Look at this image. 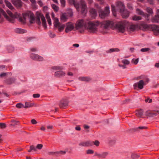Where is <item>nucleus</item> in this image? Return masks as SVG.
<instances>
[{
	"label": "nucleus",
	"mask_w": 159,
	"mask_h": 159,
	"mask_svg": "<svg viewBox=\"0 0 159 159\" xmlns=\"http://www.w3.org/2000/svg\"><path fill=\"white\" fill-rule=\"evenodd\" d=\"M90 11L92 17L95 18L97 15V11L96 9L93 8H91Z\"/></svg>",
	"instance_id": "nucleus-26"
},
{
	"label": "nucleus",
	"mask_w": 159,
	"mask_h": 159,
	"mask_svg": "<svg viewBox=\"0 0 159 159\" xmlns=\"http://www.w3.org/2000/svg\"><path fill=\"white\" fill-rule=\"evenodd\" d=\"M94 152V151L91 149H88L86 151V153L88 154H92Z\"/></svg>",
	"instance_id": "nucleus-53"
},
{
	"label": "nucleus",
	"mask_w": 159,
	"mask_h": 159,
	"mask_svg": "<svg viewBox=\"0 0 159 159\" xmlns=\"http://www.w3.org/2000/svg\"><path fill=\"white\" fill-rule=\"evenodd\" d=\"M99 24V23L98 21H89L88 22L87 25L84 20L81 19L77 22L76 25V28L78 30L84 26L90 33H95L97 30V27Z\"/></svg>",
	"instance_id": "nucleus-1"
},
{
	"label": "nucleus",
	"mask_w": 159,
	"mask_h": 159,
	"mask_svg": "<svg viewBox=\"0 0 159 159\" xmlns=\"http://www.w3.org/2000/svg\"><path fill=\"white\" fill-rule=\"evenodd\" d=\"M144 83L143 80H141L139 82L135 83L134 84L133 86L134 89H136L138 87L140 89H142L143 88Z\"/></svg>",
	"instance_id": "nucleus-8"
},
{
	"label": "nucleus",
	"mask_w": 159,
	"mask_h": 159,
	"mask_svg": "<svg viewBox=\"0 0 159 159\" xmlns=\"http://www.w3.org/2000/svg\"><path fill=\"white\" fill-rule=\"evenodd\" d=\"M7 74V73H2L0 74V77H3L5 76Z\"/></svg>",
	"instance_id": "nucleus-62"
},
{
	"label": "nucleus",
	"mask_w": 159,
	"mask_h": 159,
	"mask_svg": "<svg viewBox=\"0 0 159 159\" xmlns=\"http://www.w3.org/2000/svg\"><path fill=\"white\" fill-rule=\"evenodd\" d=\"M81 14L85 15L87 12V5L84 3L81 4Z\"/></svg>",
	"instance_id": "nucleus-23"
},
{
	"label": "nucleus",
	"mask_w": 159,
	"mask_h": 159,
	"mask_svg": "<svg viewBox=\"0 0 159 159\" xmlns=\"http://www.w3.org/2000/svg\"><path fill=\"white\" fill-rule=\"evenodd\" d=\"M80 146L82 147H90L93 145V142L91 141H87L80 143L79 144Z\"/></svg>",
	"instance_id": "nucleus-14"
},
{
	"label": "nucleus",
	"mask_w": 159,
	"mask_h": 159,
	"mask_svg": "<svg viewBox=\"0 0 159 159\" xmlns=\"http://www.w3.org/2000/svg\"><path fill=\"white\" fill-rule=\"evenodd\" d=\"M147 129V127L146 126H139L132 128L130 130L132 132H139L140 130L146 129Z\"/></svg>",
	"instance_id": "nucleus-19"
},
{
	"label": "nucleus",
	"mask_w": 159,
	"mask_h": 159,
	"mask_svg": "<svg viewBox=\"0 0 159 159\" xmlns=\"http://www.w3.org/2000/svg\"><path fill=\"white\" fill-rule=\"evenodd\" d=\"M127 23L125 21L118 22L116 25V28L119 32L123 33L125 30Z\"/></svg>",
	"instance_id": "nucleus-3"
},
{
	"label": "nucleus",
	"mask_w": 159,
	"mask_h": 159,
	"mask_svg": "<svg viewBox=\"0 0 159 159\" xmlns=\"http://www.w3.org/2000/svg\"><path fill=\"white\" fill-rule=\"evenodd\" d=\"M43 147V145L41 144H37L36 147H35L34 146L32 145L30 146V149L28 150V152H31L32 151H36L37 149L40 150Z\"/></svg>",
	"instance_id": "nucleus-9"
},
{
	"label": "nucleus",
	"mask_w": 159,
	"mask_h": 159,
	"mask_svg": "<svg viewBox=\"0 0 159 159\" xmlns=\"http://www.w3.org/2000/svg\"><path fill=\"white\" fill-rule=\"evenodd\" d=\"M127 6L129 9L133 10V9L132 4L131 3H128L127 4Z\"/></svg>",
	"instance_id": "nucleus-52"
},
{
	"label": "nucleus",
	"mask_w": 159,
	"mask_h": 159,
	"mask_svg": "<svg viewBox=\"0 0 159 159\" xmlns=\"http://www.w3.org/2000/svg\"><path fill=\"white\" fill-rule=\"evenodd\" d=\"M143 110L140 109L136 111V114L137 117L141 118L143 115Z\"/></svg>",
	"instance_id": "nucleus-29"
},
{
	"label": "nucleus",
	"mask_w": 159,
	"mask_h": 159,
	"mask_svg": "<svg viewBox=\"0 0 159 159\" xmlns=\"http://www.w3.org/2000/svg\"><path fill=\"white\" fill-rule=\"evenodd\" d=\"M141 26L144 29L151 28L155 35H158L159 34V25H149L143 23L141 24Z\"/></svg>",
	"instance_id": "nucleus-2"
},
{
	"label": "nucleus",
	"mask_w": 159,
	"mask_h": 159,
	"mask_svg": "<svg viewBox=\"0 0 159 159\" xmlns=\"http://www.w3.org/2000/svg\"><path fill=\"white\" fill-rule=\"evenodd\" d=\"M42 15L40 13H38L37 12H36V22L38 25H40L41 24L40 18H41V16Z\"/></svg>",
	"instance_id": "nucleus-25"
},
{
	"label": "nucleus",
	"mask_w": 159,
	"mask_h": 159,
	"mask_svg": "<svg viewBox=\"0 0 159 159\" xmlns=\"http://www.w3.org/2000/svg\"><path fill=\"white\" fill-rule=\"evenodd\" d=\"M65 73L62 71H59L56 72L54 74V76L56 77H61L64 76Z\"/></svg>",
	"instance_id": "nucleus-24"
},
{
	"label": "nucleus",
	"mask_w": 159,
	"mask_h": 159,
	"mask_svg": "<svg viewBox=\"0 0 159 159\" xmlns=\"http://www.w3.org/2000/svg\"><path fill=\"white\" fill-rule=\"evenodd\" d=\"M68 2L70 5H73L78 10L80 8V5L78 2H75V0H68Z\"/></svg>",
	"instance_id": "nucleus-22"
},
{
	"label": "nucleus",
	"mask_w": 159,
	"mask_h": 159,
	"mask_svg": "<svg viewBox=\"0 0 159 159\" xmlns=\"http://www.w3.org/2000/svg\"><path fill=\"white\" fill-rule=\"evenodd\" d=\"M16 81V79L14 77H9L4 80L5 83L7 85H10L14 84Z\"/></svg>",
	"instance_id": "nucleus-13"
},
{
	"label": "nucleus",
	"mask_w": 159,
	"mask_h": 159,
	"mask_svg": "<svg viewBox=\"0 0 159 159\" xmlns=\"http://www.w3.org/2000/svg\"><path fill=\"white\" fill-rule=\"evenodd\" d=\"M1 13L2 14V15L4 16L5 18L9 22L13 23L14 21V20L13 18H10L7 14L4 11V10L2 9H1Z\"/></svg>",
	"instance_id": "nucleus-21"
},
{
	"label": "nucleus",
	"mask_w": 159,
	"mask_h": 159,
	"mask_svg": "<svg viewBox=\"0 0 159 159\" xmlns=\"http://www.w3.org/2000/svg\"><path fill=\"white\" fill-rule=\"evenodd\" d=\"M19 21L22 22L23 24H25V19H23V18L21 17H20L19 19Z\"/></svg>",
	"instance_id": "nucleus-56"
},
{
	"label": "nucleus",
	"mask_w": 159,
	"mask_h": 159,
	"mask_svg": "<svg viewBox=\"0 0 159 159\" xmlns=\"http://www.w3.org/2000/svg\"><path fill=\"white\" fill-rule=\"evenodd\" d=\"M34 105V103H31L29 102H26L25 103V106H24V108H28L32 107Z\"/></svg>",
	"instance_id": "nucleus-33"
},
{
	"label": "nucleus",
	"mask_w": 159,
	"mask_h": 159,
	"mask_svg": "<svg viewBox=\"0 0 159 159\" xmlns=\"http://www.w3.org/2000/svg\"><path fill=\"white\" fill-rule=\"evenodd\" d=\"M12 4L17 8H20L22 5V2L21 0H12Z\"/></svg>",
	"instance_id": "nucleus-16"
},
{
	"label": "nucleus",
	"mask_w": 159,
	"mask_h": 159,
	"mask_svg": "<svg viewBox=\"0 0 159 159\" xmlns=\"http://www.w3.org/2000/svg\"><path fill=\"white\" fill-rule=\"evenodd\" d=\"M111 9L113 15L114 16H116V7L114 5H111Z\"/></svg>",
	"instance_id": "nucleus-38"
},
{
	"label": "nucleus",
	"mask_w": 159,
	"mask_h": 159,
	"mask_svg": "<svg viewBox=\"0 0 159 159\" xmlns=\"http://www.w3.org/2000/svg\"><path fill=\"white\" fill-rule=\"evenodd\" d=\"M52 8L55 11L57 12L59 10V7L55 4L52 5Z\"/></svg>",
	"instance_id": "nucleus-42"
},
{
	"label": "nucleus",
	"mask_w": 159,
	"mask_h": 159,
	"mask_svg": "<svg viewBox=\"0 0 159 159\" xmlns=\"http://www.w3.org/2000/svg\"><path fill=\"white\" fill-rule=\"evenodd\" d=\"M95 7L97 9H98V12H99V11H100V10H102L101 9V7L99 6L98 4H95Z\"/></svg>",
	"instance_id": "nucleus-51"
},
{
	"label": "nucleus",
	"mask_w": 159,
	"mask_h": 159,
	"mask_svg": "<svg viewBox=\"0 0 159 159\" xmlns=\"http://www.w3.org/2000/svg\"><path fill=\"white\" fill-rule=\"evenodd\" d=\"M116 11L120 12L125 9V6L124 4L121 2H117L116 3Z\"/></svg>",
	"instance_id": "nucleus-7"
},
{
	"label": "nucleus",
	"mask_w": 159,
	"mask_h": 159,
	"mask_svg": "<svg viewBox=\"0 0 159 159\" xmlns=\"http://www.w3.org/2000/svg\"><path fill=\"white\" fill-rule=\"evenodd\" d=\"M67 16L65 15V14H63L61 16V20H65L67 19Z\"/></svg>",
	"instance_id": "nucleus-47"
},
{
	"label": "nucleus",
	"mask_w": 159,
	"mask_h": 159,
	"mask_svg": "<svg viewBox=\"0 0 159 159\" xmlns=\"http://www.w3.org/2000/svg\"><path fill=\"white\" fill-rule=\"evenodd\" d=\"M109 7L107 6L105 7L104 11L100 10L99 11V16L101 18H105L108 16L110 13Z\"/></svg>",
	"instance_id": "nucleus-4"
},
{
	"label": "nucleus",
	"mask_w": 159,
	"mask_h": 159,
	"mask_svg": "<svg viewBox=\"0 0 159 159\" xmlns=\"http://www.w3.org/2000/svg\"><path fill=\"white\" fill-rule=\"evenodd\" d=\"M49 36L51 38H54L56 36V35L55 34L52 33L51 32H49Z\"/></svg>",
	"instance_id": "nucleus-59"
},
{
	"label": "nucleus",
	"mask_w": 159,
	"mask_h": 159,
	"mask_svg": "<svg viewBox=\"0 0 159 159\" xmlns=\"http://www.w3.org/2000/svg\"><path fill=\"white\" fill-rule=\"evenodd\" d=\"M65 25H62L61 26H59L58 27V30L60 32L62 31L64 29V27H65Z\"/></svg>",
	"instance_id": "nucleus-49"
},
{
	"label": "nucleus",
	"mask_w": 159,
	"mask_h": 159,
	"mask_svg": "<svg viewBox=\"0 0 159 159\" xmlns=\"http://www.w3.org/2000/svg\"><path fill=\"white\" fill-rule=\"evenodd\" d=\"M74 27L71 22H68L66 24V27L65 29V31L66 33H68L69 31L72 30L74 28Z\"/></svg>",
	"instance_id": "nucleus-17"
},
{
	"label": "nucleus",
	"mask_w": 159,
	"mask_h": 159,
	"mask_svg": "<svg viewBox=\"0 0 159 159\" xmlns=\"http://www.w3.org/2000/svg\"><path fill=\"white\" fill-rule=\"evenodd\" d=\"M30 57L34 60L41 61L43 60V58L37 54L32 53L30 55Z\"/></svg>",
	"instance_id": "nucleus-10"
},
{
	"label": "nucleus",
	"mask_w": 159,
	"mask_h": 159,
	"mask_svg": "<svg viewBox=\"0 0 159 159\" xmlns=\"http://www.w3.org/2000/svg\"><path fill=\"white\" fill-rule=\"evenodd\" d=\"M139 61V58H137L134 60V59H132V62H134V64L135 65H136L138 63Z\"/></svg>",
	"instance_id": "nucleus-55"
},
{
	"label": "nucleus",
	"mask_w": 159,
	"mask_h": 159,
	"mask_svg": "<svg viewBox=\"0 0 159 159\" xmlns=\"http://www.w3.org/2000/svg\"><path fill=\"white\" fill-rule=\"evenodd\" d=\"M7 127L6 124L4 123H0V127L2 129H4Z\"/></svg>",
	"instance_id": "nucleus-50"
},
{
	"label": "nucleus",
	"mask_w": 159,
	"mask_h": 159,
	"mask_svg": "<svg viewBox=\"0 0 159 159\" xmlns=\"http://www.w3.org/2000/svg\"><path fill=\"white\" fill-rule=\"evenodd\" d=\"M129 101H130L129 99H125L122 102V104H126L127 103H128V102H129Z\"/></svg>",
	"instance_id": "nucleus-61"
},
{
	"label": "nucleus",
	"mask_w": 159,
	"mask_h": 159,
	"mask_svg": "<svg viewBox=\"0 0 159 159\" xmlns=\"http://www.w3.org/2000/svg\"><path fill=\"white\" fill-rule=\"evenodd\" d=\"M137 13L139 15H142L144 16L146 18V20L149 21V15L146 13H144L142 11L140 10L139 8H137L136 9Z\"/></svg>",
	"instance_id": "nucleus-15"
},
{
	"label": "nucleus",
	"mask_w": 159,
	"mask_h": 159,
	"mask_svg": "<svg viewBox=\"0 0 159 159\" xmlns=\"http://www.w3.org/2000/svg\"><path fill=\"white\" fill-rule=\"evenodd\" d=\"M141 17L140 16L135 15L133 17V20H134L137 21L141 20Z\"/></svg>",
	"instance_id": "nucleus-43"
},
{
	"label": "nucleus",
	"mask_w": 159,
	"mask_h": 159,
	"mask_svg": "<svg viewBox=\"0 0 159 159\" xmlns=\"http://www.w3.org/2000/svg\"><path fill=\"white\" fill-rule=\"evenodd\" d=\"M15 31L16 33L19 34H23L25 33L26 31L24 29L17 28L15 29Z\"/></svg>",
	"instance_id": "nucleus-30"
},
{
	"label": "nucleus",
	"mask_w": 159,
	"mask_h": 159,
	"mask_svg": "<svg viewBox=\"0 0 159 159\" xmlns=\"http://www.w3.org/2000/svg\"><path fill=\"white\" fill-rule=\"evenodd\" d=\"M152 22L159 23V9L157 10V15L152 18Z\"/></svg>",
	"instance_id": "nucleus-20"
},
{
	"label": "nucleus",
	"mask_w": 159,
	"mask_h": 159,
	"mask_svg": "<svg viewBox=\"0 0 159 159\" xmlns=\"http://www.w3.org/2000/svg\"><path fill=\"white\" fill-rule=\"evenodd\" d=\"M5 67L4 65H0V71H2L3 70V69Z\"/></svg>",
	"instance_id": "nucleus-64"
},
{
	"label": "nucleus",
	"mask_w": 159,
	"mask_h": 159,
	"mask_svg": "<svg viewBox=\"0 0 159 159\" xmlns=\"http://www.w3.org/2000/svg\"><path fill=\"white\" fill-rule=\"evenodd\" d=\"M98 21L99 23L98 26L100 25L101 27H103L105 29H107L111 24V22L109 20L104 21L101 22H100Z\"/></svg>",
	"instance_id": "nucleus-11"
},
{
	"label": "nucleus",
	"mask_w": 159,
	"mask_h": 159,
	"mask_svg": "<svg viewBox=\"0 0 159 159\" xmlns=\"http://www.w3.org/2000/svg\"><path fill=\"white\" fill-rule=\"evenodd\" d=\"M41 19L42 21V24L44 28L45 29H46L47 28V25L46 24V19L43 14L41 16Z\"/></svg>",
	"instance_id": "nucleus-28"
},
{
	"label": "nucleus",
	"mask_w": 159,
	"mask_h": 159,
	"mask_svg": "<svg viewBox=\"0 0 159 159\" xmlns=\"http://www.w3.org/2000/svg\"><path fill=\"white\" fill-rule=\"evenodd\" d=\"M131 157L133 159H136L139 158L140 157V156L136 154L132 153L131 155Z\"/></svg>",
	"instance_id": "nucleus-41"
},
{
	"label": "nucleus",
	"mask_w": 159,
	"mask_h": 159,
	"mask_svg": "<svg viewBox=\"0 0 159 159\" xmlns=\"http://www.w3.org/2000/svg\"><path fill=\"white\" fill-rule=\"evenodd\" d=\"M16 107L20 108L22 107L24 108V105H23L22 103H17L16 105Z\"/></svg>",
	"instance_id": "nucleus-46"
},
{
	"label": "nucleus",
	"mask_w": 159,
	"mask_h": 159,
	"mask_svg": "<svg viewBox=\"0 0 159 159\" xmlns=\"http://www.w3.org/2000/svg\"><path fill=\"white\" fill-rule=\"evenodd\" d=\"M93 144L96 146H98L99 144L100 143L98 140H96L94 142H93Z\"/></svg>",
	"instance_id": "nucleus-58"
},
{
	"label": "nucleus",
	"mask_w": 159,
	"mask_h": 159,
	"mask_svg": "<svg viewBox=\"0 0 159 159\" xmlns=\"http://www.w3.org/2000/svg\"><path fill=\"white\" fill-rule=\"evenodd\" d=\"M122 62L124 65H129L130 63V62L127 59L123 60Z\"/></svg>",
	"instance_id": "nucleus-48"
},
{
	"label": "nucleus",
	"mask_w": 159,
	"mask_h": 159,
	"mask_svg": "<svg viewBox=\"0 0 159 159\" xmlns=\"http://www.w3.org/2000/svg\"><path fill=\"white\" fill-rule=\"evenodd\" d=\"M136 28V25H131L129 28H127V30L129 31H134Z\"/></svg>",
	"instance_id": "nucleus-34"
},
{
	"label": "nucleus",
	"mask_w": 159,
	"mask_h": 159,
	"mask_svg": "<svg viewBox=\"0 0 159 159\" xmlns=\"http://www.w3.org/2000/svg\"><path fill=\"white\" fill-rule=\"evenodd\" d=\"M7 49L9 52H12L14 50V48L12 46L9 45L7 46Z\"/></svg>",
	"instance_id": "nucleus-40"
},
{
	"label": "nucleus",
	"mask_w": 159,
	"mask_h": 159,
	"mask_svg": "<svg viewBox=\"0 0 159 159\" xmlns=\"http://www.w3.org/2000/svg\"><path fill=\"white\" fill-rule=\"evenodd\" d=\"M5 2L7 6L10 9L12 10L14 9L13 6L12 5L11 3L8 1L5 0Z\"/></svg>",
	"instance_id": "nucleus-32"
},
{
	"label": "nucleus",
	"mask_w": 159,
	"mask_h": 159,
	"mask_svg": "<svg viewBox=\"0 0 159 159\" xmlns=\"http://www.w3.org/2000/svg\"><path fill=\"white\" fill-rule=\"evenodd\" d=\"M40 95L39 93L34 94L33 95V96L34 98H38L40 97Z\"/></svg>",
	"instance_id": "nucleus-60"
},
{
	"label": "nucleus",
	"mask_w": 159,
	"mask_h": 159,
	"mask_svg": "<svg viewBox=\"0 0 159 159\" xmlns=\"http://www.w3.org/2000/svg\"><path fill=\"white\" fill-rule=\"evenodd\" d=\"M52 69L55 70H61L62 69L63 67L60 66H54L52 67Z\"/></svg>",
	"instance_id": "nucleus-44"
},
{
	"label": "nucleus",
	"mask_w": 159,
	"mask_h": 159,
	"mask_svg": "<svg viewBox=\"0 0 159 159\" xmlns=\"http://www.w3.org/2000/svg\"><path fill=\"white\" fill-rule=\"evenodd\" d=\"M120 51V49L118 48H112L110 49L109 50L107 51L106 52L107 53H108L114 52H119Z\"/></svg>",
	"instance_id": "nucleus-37"
},
{
	"label": "nucleus",
	"mask_w": 159,
	"mask_h": 159,
	"mask_svg": "<svg viewBox=\"0 0 159 159\" xmlns=\"http://www.w3.org/2000/svg\"><path fill=\"white\" fill-rule=\"evenodd\" d=\"M145 115L149 117H154L157 116L159 114V111L154 110H148L145 112Z\"/></svg>",
	"instance_id": "nucleus-5"
},
{
	"label": "nucleus",
	"mask_w": 159,
	"mask_h": 159,
	"mask_svg": "<svg viewBox=\"0 0 159 159\" xmlns=\"http://www.w3.org/2000/svg\"><path fill=\"white\" fill-rule=\"evenodd\" d=\"M146 11L148 13H149L148 14L149 15V16L150 15L152 16V14H153L152 9L150 7H147L146 8Z\"/></svg>",
	"instance_id": "nucleus-39"
},
{
	"label": "nucleus",
	"mask_w": 159,
	"mask_h": 159,
	"mask_svg": "<svg viewBox=\"0 0 159 159\" xmlns=\"http://www.w3.org/2000/svg\"><path fill=\"white\" fill-rule=\"evenodd\" d=\"M148 2L150 5H153L154 4V1L153 0H147Z\"/></svg>",
	"instance_id": "nucleus-63"
},
{
	"label": "nucleus",
	"mask_w": 159,
	"mask_h": 159,
	"mask_svg": "<svg viewBox=\"0 0 159 159\" xmlns=\"http://www.w3.org/2000/svg\"><path fill=\"white\" fill-rule=\"evenodd\" d=\"M61 3V6L63 7H64L65 6L66 1L65 0H60Z\"/></svg>",
	"instance_id": "nucleus-57"
},
{
	"label": "nucleus",
	"mask_w": 159,
	"mask_h": 159,
	"mask_svg": "<svg viewBox=\"0 0 159 159\" xmlns=\"http://www.w3.org/2000/svg\"><path fill=\"white\" fill-rule=\"evenodd\" d=\"M150 50L149 48H142L140 49V51L142 52H146Z\"/></svg>",
	"instance_id": "nucleus-54"
},
{
	"label": "nucleus",
	"mask_w": 159,
	"mask_h": 159,
	"mask_svg": "<svg viewBox=\"0 0 159 159\" xmlns=\"http://www.w3.org/2000/svg\"><path fill=\"white\" fill-rule=\"evenodd\" d=\"M7 12L9 15V16L11 18L13 19V18L14 17V16L12 13V12L9 10H7Z\"/></svg>",
	"instance_id": "nucleus-45"
},
{
	"label": "nucleus",
	"mask_w": 159,
	"mask_h": 159,
	"mask_svg": "<svg viewBox=\"0 0 159 159\" xmlns=\"http://www.w3.org/2000/svg\"><path fill=\"white\" fill-rule=\"evenodd\" d=\"M120 12L121 13V14L123 18H127L129 16V12L127 10H125V9L121 11Z\"/></svg>",
	"instance_id": "nucleus-18"
},
{
	"label": "nucleus",
	"mask_w": 159,
	"mask_h": 159,
	"mask_svg": "<svg viewBox=\"0 0 159 159\" xmlns=\"http://www.w3.org/2000/svg\"><path fill=\"white\" fill-rule=\"evenodd\" d=\"M30 20V24H32L35 23L34 21L35 20V18L34 15L33 13L31 14V15L29 17Z\"/></svg>",
	"instance_id": "nucleus-35"
},
{
	"label": "nucleus",
	"mask_w": 159,
	"mask_h": 159,
	"mask_svg": "<svg viewBox=\"0 0 159 159\" xmlns=\"http://www.w3.org/2000/svg\"><path fill=\"white\" fill-rule=\"evenodd\" d=\"M32 13H33L30 11L23 13V16L24 19H25V20H26V17L28 16L30 17V15H31V14Z\"/></svg>",
	"instance_id": "nucleus-31"
},
{
	"label": "nucleus",
	"mask_w": 159,
	"mask_h": 159,
	"mask_svg": "<svg viewBox=\"0 0 159 159\" xmlns=\"http://www.w3.org/2000/svg\"><path fill=\"white\" fill-rule=\"evenodd\" d=\"M79 79L81 81L87 82L91 80V79L90 78L87 77H83L80 78Z\"/></svg>",
	"instance_id": "nucleus-36"
},
{
	"label": "nucleus",
	"mask_w": 159,
	"mask_h": 159,
	"mask_svg": "<svg viewBox=\"0 0 159 159\" xmlns=\"http://www.w3.org/2000/svg\"><path fill=\"white\" fill-rule=\"evenodd\" d=\"M109 155L108 152H104L101 153H98L97 152L95 153L94 156H97L100 159H105Z\"/></svg>",
	"instance_id": "nucleus-6"
},
{
	"label": "nucleus",
	"mask_w": 159,
	"mask_h": 159,
	"mask_svg": "<svg viewBox=\"0 0 159 159\" xmlns=\"http://www.w3.org/2000/svg\"><path fill=\"white\" fill-rule=\"evenodd\" d=\"M68 101L66 99H62L60 101L59 105L61 108H66L68 105Z\"/></svg>",
	"instance_id": "nucleus-12"
},
{
	"label": "nucleus",
	"mask_w": 159,
	"mask_h": 159,
	"mask_svg": "<svg viewBox=\"0 0 159 159\" xmlns=\"http://www.w3.org/2000/svg\"><path fill=\"white\" fill-rule=\"evenodd\" d=\"M66 153L65 151H57L56 152H48L49 155H55L56 154H65Z\"/></svg>",
	"instance_id": "nucleus-27"
}]
</instances>
